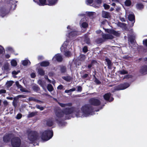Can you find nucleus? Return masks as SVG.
Returning a JSON list of instances; mask_svg holds the SVG:
<instances>
[{
  "instance_id": "obj_6",
  "label": "nucleus",
  "mask_w": 147,
  "mask_h": 147,
  "mask_svg": "<svg viewBox=\"0 0 147 147\" xmlns=\"http://www.w3.org/2000/svg\"><path fill=\"white\" fill-rule=\"evenodd\" d=\"M108 34H103L102 35L103 39L99 38L97 40V42L98 43H101L104 41V40L106 39H112L114 38L113 36L109 32Z\"/></svg>"
},
{
  "instance_id": "obj_39",
  "label": "nucleus",
  "mask_w": 147,
  "mask_h": 147,
  "mask_svg": "<svg viewBox=\"0 0 147 147\" xmlns=\"http://www.w3.org/2000/svg\"><path fill=\"white\" fill-rule=\"evenodd\" d=\"M71 53L70 52L68 51H66L65 52V55L67 57H69L71 55Z\"/></svg>"
},
{
  "instance_id": "obj_34",
  "label": "nucleus",
  "mask_w": 147,
  "mask_h": 147,
  "mask_svg": "<svg viewBox=\"0 0 147 147\" xmlns=\"http://www.w3.org/2000/svg\"><path fill=\"white\" fill-rule=\"evenodd\" d=\"M119 73L121 74H125L128 73L127 72L124 70H122L119 71Z\"/></svg>"
},
{
  "instance_id": "obj_35",
  "label": "nucleus",
  "mask_w": 147,
  "mask_h": 147,
  "mask_svg": "<svg viewBox=\"0 0 147 147\" xmlns=\"http://www.w3.org/2000/svg\"><path fill=\"white\" fill-rule=\"evenodd\" d=\"M76 90V89L75 88H74L69 90H66L65 91V92L66 93H68L70 92L75 91Z\"/></svg>"
},
{
  "instance_id": "obj_1",
  "label": "nucleus",
  "mask_w": 147,
  "mask_h": 147,
  "mask_svg": "<svg viewBox=\"0 0 147 147\" xmlns=\"http://www.w3.org/2000/svg\"><path fill=\"white\" fill-rule=\"evenodd\" d=\"M82 112L77 110L76 112V115L77 117H84L89 116L91 114L92 109L89 105H85L81 108Z\"/></svg>"
},
{
  "instance_id": "obj_64",
  "label": "nucleus",
  "mask_w": 147,
  "mask_h": 147,
  "mask_svg": "<svg viewBox=\"0 0 147 147\" xmlns=\"http://www.w3.org/2000/svg\"><path fill=\"white\" fill-rule=\"evenodd\" d=\"M119 0H112V1L113 2H119Z\"/></svg>"
},
{
  "instance_id": "obj_26",
  "label": "nucleus",
  "mask_w": 147,
  "mask_h": 147,
  "mask_svg": "<svg viewBox=\"0 0 147 147\" xmlns=\"http://www.w3.org/2000/svg\"><path fill=\"white\" fill-rule=\"evenodd\" d=\"M67 82H69L71 80V78L70 76H63L62 77Z\"/></svg>"
},
{
  "instance_id": "obj_14",
  "label": "nucleus",
  "mask_w": 147,
  "mask_h": 147,
  "mask_svg": "<svg viewBox=\"0 0 147 147\" xmlns=\"http://www.w3.org/2000/svg\"><path fill=\"white\" fill-rule=\"evenodd\" d=\"M16 84L17 87L20 89L21 91L23 92H28V91L25 89V88H22V86L19 84V82L18 81H16Z\"/></svg>"
},
{
  "instance_id": "obj_50",
  "label": "nucleus",
  "mask_w": 147,
  "mask_h": 147,
  "mask_svg": "<svg viewBox=\"0 0 147 147\" xmlns=\"http://www.w3.org/2000/svg\"><path fill=\"white\" fill-rule=\"evenodd\" d=\"M94 82L96 84H100V82L96 78H95V79L94 80Z\"/></svg>"
},
{
  "instance_id": "obj_18",
  "label": "nucleus",
  "mask_w": 147,
  "mask_h": 147,
  "mask_svg": "<svg viewBox=\"0 0 147 147\" xmlns=\"http://www.w3.org/2000/svg\"><path fill=\"white\" fill-rule=\"evenodd\" d=\"M11 135L10 134H8L5 136L3 138L4 142H9L11 138Z\"/></svg>"
},
{
  "instance_id": "obj_27",
  "label": "nucleus",
  "mask_w": 147,
  "mask_h": 147,
  "mask_svg": "<svg viewBox=\"0 0 147 147\" xmlns=\"http://www.w3.org/2000/svg\"><path fill=\"white\" fill-rule=\"evenodd\" d=\"M48 90L50 92H51L53 89V88L52 85L50 84H48L47 87Z\"/></svg>"
},
{
  "instance_id": "obj_49",
  "label": "nucleus",
  "mask_w": 147,
  "mask_h": 147,
  "mask_svg": "<svg viewBox=\"0 0 147 147\" xmlns=\"http://www.w3.org/2000/svg\"><path fill=\"white\" fill-rule=\"evenodd\" d=\"M132 77V76L130 75H128L125 76L124 78L128 79L130 78H131Z\"/></svg>"
},
{
  "instance_id": "obj_58",
  "label": "nucleus",
  "mask_w": 147,
  "mask_h": 147,
  "mask_svg": "<svg viewBox=\"0 0 147 147\" xmlns=\"http://www.w3.org/2000/svg\"><path fill=\"white\" fill-rule=\"evenodd\" d=\"M19 72V71H18L17 72L14 71H13L12 72V74L13 75H16Z\"/></svg>"
},
{
  "instance_id": "obj_15",
  "label": "nucleus",
  "mask_w": 147,
  "mask_h": 147,
  "mask_svg": "<svg viewBox=\"0 0 147 147\" xmlns=\"http://www.w3.org/2000/svg\"><path fill=\"white\" fill-rule=\"evenodd\" d=\"M102 17L106 18H108L111 16L110 13L105 11H102Z\"/></svg>"
},
{
  "instance_id": "obj_7",
  "label": "nucleus",
  "mask_w": 147,
  "mask_h": 147,
  "mask_svg": "<svg viewBox=\"0 0 147 147\" xmlns=\"http://www.w3.org/2000/svg\"><path fill=\"white\" fill-rule=\"evenodd\" d=\"M89 102L92 105L96 106L99 105L101 103L100 100L97 98H91Z\"/></svg>"
},
{
  "instance_id": "obj_12",
  "label": "nucleus",
  "mask_w": 147,
  "mask_h": 147,
  "mask_svg": "<svg viewBox=\"0 0 147 147\" xmlns=\"http://www.w3.org/2000/svg\"><path fill=\"white\" fill-rule=\"evenodd\" d=\"M104 99L107 100H109V102L112 101L113 98L111 96V95L110 93L106 94L104 96Z\"/></svg>"
},
{
  "instance_id": "obj_48",
  "label": "nucleus",
  "mask_w": 147,
  "mask_h": 147,
  "mask_svg": "<svg viewBox=\"0 0 147 147\" xmlns=\"http://www.w3.org/2000/svg\"><path fill=\"white\" fill-rule=\"evenodd\" d=\"M36 107L37 109H40V110H42L44 109V108L42 107H41L38 105H36Z\"/></svg>"
},
{
  "instance_id": "obj_22",
  "label": "nucleus",
  "mask_w": 147,
  "mask_h": 147,
  "mask_svg": "<svg viewBox=\"0 0 147 147\" xmlns=\"http://www.w3.org/2000/svg\"><path fill=\"white\" fill-rule=\"evenodd\" d=\"M22 63L24 65L26 66L28 65H29L30 64V62L28 59H25L22 61Z\"/></svg>"
},
{
  "instance_id": "obj_32",
  "label": "nucleus",
  "mask_w": 147,
  "mask_h": 147,
  "mask_svg": "<svg viewBox=\"0 0 147 147\" xmlns=\"http://www.w3.org/2000/svg\"><path fill=\"white\" fill-rule=\"evenodd\" d=\"M136 7L138 9H141L143 8L144 6L142 4L138 3L137 4Z\"/></svg>"
},
{
  "instance_id": "obj_36",
  "label": "nucleus",
  "mask_w": 147,
  "mask_h": 147,
  "mask_svg": "<svg viewBox=\"0 0 147 147\" xmlns=\"http://www.w3.org/2000/svg\"><path fill=\"white\" fill-rule=\"evenodd\" d=\"M13 83V82L12 81H7L6 84L7 86L10 87L12 85Z\"/></svg>"
},
{
  "instance_id": "obj_31",
  "label": "nucleus",
  "mask_w": 147,
  "mask_h": 147,
  "mask_svg": "<svg viewBox=\"0 0 147 147\" xmlns=\"http://www.w3.org/2000/svg\"><path fill=\"white\" fill-rule=\"evenodd\" d=\"M11 64L12 66H15L17 65V63L16 61L14 60H13L11 61Z\"/></svg>"
},
{
  "instance_id": "obj_3",
  "label": "nucleus",
  "mask_w": 147,
  "mask_h": 147,
  "mask_svg": "<svg viewBox=\"0 0 147 147\" xmlns=\"http://www.w3.org/2000/svg\"><path fill=\"white\" fill-rule=\"evenodd\" d=\"M58 0H39V2L36 1L35 0L33 1L39 5L43 6L45 5H53L55 4L57 2Z\"/></svg>"
},
{
  "instance_id": "obj_4",
  "label": "nucleus",
  "mask_w": 147,
  "mask_h": 147,
  "mask_svg": "<svg viewBox=\"0 0 147 147\" xmlns=\"http://www.w3.org/2000/svg\"><path fill=\"white\" fill-rule=\"evenodd\" d=\"M53 135V131L52 130H46L42 133L41 138L43 140L47 141L51 139Z\"/></svg>"
},
{
  "instance_id": "obj_41",
  "label": "nucleus",
  "mask_w": 147,
  "mask_h": 147,
  "mask_svg": "<svg viewBox=\"0 0 147 147\" xmlns=\"http://www.w3.org/2000/svg\"><path fill=\"white\" fill-rule=\"evenodd\" d=\"M85 41L87 44H89L90 43V39L89 38L87 37H85Z\"/></svg>"
},
{
  "instance_id": "obj_42",
  "label": "nucleus",
  "mask_w": 147,
  "mask_h": 147,
  "mask_svg": "<svg viewBox=\"0 0 147 147\" xmlns=\"http://www.w3.org/2000/svg\"><path fill=\"white\" fill-rule=\"evenodd\" d=\"M80 57V59L81 61L84 60L85 59V56L84 55H81Z\"/></svg>"
},
{
  "instance_id": "obj_63",
  "label": "nucleus",
  "mask_w": 147,
  "mask_h": 147,
  "mask_svg": "<svg viewBox=\"0 0 147 147\" xmlns=\"http://www.w3.org/2000/svg\"><path fill=\"white\" fill-rule=\"evenodd\" d=\"M101 32V31L100 30H98L96 31V32L97 34H99Z\"/></svg>"
},
{
  "instance_id": "obj_38",
  "label": "nucleus",
  "mask_w": 147,
  "mask_h": 147,
  "mask_svg": "<svg viewBox=\"0 0 147 147\" xmlns=\"http://www.w3.org/2000/svg\"><path fill=\"white\" fill-rule=\"evenodd\" d=\"M61 71L62 72H65L66 71L65 67L64 66H62L61 67Z\"/></svg>"
},
{
  "instance_id": "obj_51",
  "label": "nucleus",
  "mask_w": 147,
  "mask_h": 147,
  "mask_svg": "<svg viewBox=\"0 0 147 147\" xmlns=\"http://www.w3.org/2000/svg\"><path fill=\"white\" fill-rule=\"evenodd\" d=\"M22 117V115L20 114H18L16 118L17 119H20Z\"/></svg>"
},
{
  "instance_id": "obj_13",
  "label": "nucleus",
  "mask_w": 147,
  "mask_h": 147,
  "mask_svg": "<svg viewBox=\"0 0 147 147\" xmlns=\"http://www.w3.org/2000/svg\"><path fill=\"white\" fill-rule=\"evenodd\" d=\"M128 18L129 20L133 22L132 23V26L135 22V17L133 13H131L128 16Z\"/></svg>"
},
{
  "instance_id": "obj_53",
  "label": "nucleus",
  "mask_w": 147,
  "mask_h": 147,
  "mask_svg": "<svg viewBox=\"0 0 147 147\" xmlns=\"http://www.w3.org/2000/svg\"><path fill=\"white\" fill-rule=\"evenodd\" d=\"M82 90V88L80 86H78V87L77 91L78 92H81Z\"/></svg>"
},
{
  "instance_id": "obj_45",
  "label": "nucleus",
  "mask_w": 147,
  "mask_h": 147,
  "mask_svg": "<svg viewBox=\"0 0 147 147\" xmlns=\"http://www.w3.org/2000/svg\"><path fill=\"white\" fill-rule=\"evenodd\" d=\"M59 104L62 107H66L68 105L67 104H64L61 103H59Z\"/></svg>"
},
{
  "instance_id": "obj_20",
  "label": "nucleus",
  "mask_w": 147,
  "mask_h": 147,
  "mask_svg": "<svg viewBox=\"0 0 147 147\" xmlns=\"http://www.w3.org/2000/svg\"><path fill=\"white\" fill-rule=\"evenodd\" d=\"M9 65L7 63H5L3 66L2 68L5 71H8L10 69L9 67Z\"/></svg>"
},
{
  "instance_id": "obj_59",
  "label": "nucleus",
  "mask_w": 147,
  "mask_h": 147,
  "mask_svg": "<svg viewBox=\"0 0 147 147\" xmlns=\"http://www.w3.org/2000/svg\"><path fill=\"white\" fill-rule=\"evenodd\" d=\"M93 61H92L90 65H89L88 66V68L90 69L92 66L93 65Z\"/></svg>"
},
{
  "instance_id": "obj_40",
  "label": "nucleus",
  "mask_w": 147,
  "mask_h": 147,
  "mask_svg": "<svg viewBox=\"0 0 147 147\" xmlns=\"http://www.w3.org/2000/svg\"><path fill=\"white\" fill-rule=\"evenodd\" d=\"M6 51L12 52L13 51V49L11 47H9L6 48Z\"/></svg>"
},
{
  "instance_id": "obj_28",
  "label": "nucleus",
  "mask_w": 147,
  "mask_h": 147,
  "mask_svg": "<svg viewBox=\"0 0 147 147\" xmlns=\"http://www.w3.org/2000/svg\"><path fill=\"white\" fill-rule=\"evenodd\" d=\"M53 124V122L51 120H49L47 122V125L49 126H52Z\"/></svg>"
},
{
  "instance_id": "obj_52",
  "label": "nucleus",
  "mask_w": 147,
  "mask_h": 147,
  "mask_svg": "<svg viewBox=\"0 0 147 147\" xmlns=\"http://www.w3.org/2000/svg\"><path fill=\"white\" fill-rule=\"evenodd\" d=\"M63 86L61 85L58 86L57 87V89L59 90H61L63 88Z\"/></svg>"
},
{
  "instance_id": "obj_23",
  "label": "nucleus",
  "mask_w": 147,
  "mask_h": 147,
  "mask_svg": "<svg viewBox=\"0 0 147 147\" xmlns=\"http://www.w3.org/2000/svg\"><path fill=\"white\" fill-rule=\"evenodd\" d=\"M49 64V63L48 61H43L40 63L41 66L43 67H46L48 66Z\"/></svg>"
},
{
  "instance_id": "obj_33",
  "label": "nucleus",
  "mask_w": 147,
  "mask_h": 147,
  "mask_svg": "<svg viewBox=\"0 0 147 147\" xmlns=\"http://www.w3.org/2000/svg\"><path fill=\"white\" fill-rule=\"evenodd\" d=\"M33 89L34 90L37 91L39 90V87L36 85H34L32 87Z\"/></svg>"
},
{
  "instance_id": "obj_44",
  "label": "nucleus",
  "mask_w": 147,
  "mask_h": 147,
  "mask_svg": "<svg viewBox=\"0 0 147 147\" xmlns=\"http://www.w3.org/2000/svg\"><path fill=\"white\" fill-rule=\"evenodd\" d=\"M4 51V49L0 45V54L3 53Z\"/></svg>"
},
{
  "instance_id": "obj_56",
  "label": "nucleus",
  "mask_w": 147,
  "mask_h": 147,
  "mask_svg": "<svg viewBox=\"0 0 147 147\" xmlns=\"http://www.w3.org/2000/svg\"><path fill=\"white\" fill-rule=\"evenodd\" d=\"M143 43L147 47V39L144 40Z\"/></svg>"
},
{
  "instance_id": "obj_8",
  "label": "nucleus",
  "mask_w": 147,
  "mask_h": 147,
  "mask_svg": "<svg viewBox=\"0 0 147 147\" xmlns=\"http://www.w3.org/2000/svg\"><path fill=\"white\" fill-rule=\"evenodd\" d=\"M129 86V84L126 83L123 84H120L116 88V90H120L125 89Z\"/></svg>"
},
{
  "instance_id": "obj_16",
  "label": "nucleus",
  "mask_w": 147,
  "mask_h": 147,
  "mask_svg": "<svg viewBox=\"0 0 147 147\" xmlns=\"http://www.w3.org/2000/svg\"><path fill=\"white\" fill-rule=\"evenodd\" d=\"M140 72L142 74H146L147 72V66L144 65L142 66L140 70Z\"/></svg>"
},
{
  "instance_id": "obj_17",
  "label": "nucleus",
  "mask_w": 147,
  "mask_h": 147,
  "mask_svg": "<svg viewBox=\"0 0 147 147\" xmlns=\"http://www.w3.org/2000/svg\"><path fill=\"white\" fill-rule=\"evenodd\" d=\"M68 43V42L67 40L64 42V43L63 44L61 47V51H64L67 49Z\"/></svg>"
},
{
  "instance_id": "obj_10",
  "label": "nucleus",
  "mask_w": 147,
  "mask_h": 147,
  "mask_svg": "<svg viewBox=\"0 0 147 147\" xmlns=\"http://www.w3.org/2000/svg\"><path fill=\"white\" fill-rule=\"evenodd\" d=\"M71 26H68L67 27V29L69 30L70 29V30H69V32L71 31L69 33V37L71 38L77 35V32L76 31H74L72 29H71Z\"/></svg>"
},
{
  "instance_id": "obj_43",
  "label": "nucleus",
  "mask_w": 147,
  "mask_h": 147,
  "mask_svg": "<svg viewBox=\"0 0 147 147\" xmlns=\"http://www.w3.org/2000/svg\"><path fill=\"white\" fill-rule=\"evenodd\" d=\"M93 1V0H87L86 1V3L88 5H89L92 3Z\"/></svg>"
},
{
  "instance_id": "obj_61",
  "label": "nucleus",
  "mask_w": 147,
  "mask_h": 147,
  "mask_svg": "<svg viewBox=\"0 0 147 147\" xmlns=\"http://www.w3.org/2000/svg\"><path fill=\"white\" fill-rule=\"evenodd\" d=\"M31 76L32 78H34L35 77V74L34 73H32L31 74Z\"/></svg>"
},
{
  "instance_id": "obj_30",
  "label": "nucleus",
  "mask_w": 147,
  "mask_h": 147,
  "mask_svg": "<svg viewBox=\"0 0 147 147\" xmlns=\"http://www.w3.org/2000/svg\"><path fill=\"white\" fill-rule=\"evenodd\" d=\"M125 5L127 6H130L131 4V2L130 0H126L125 2Z\"/></svg>"
},
{
  "instance_id": "obj_9",
  "label": "nucleus",
  "mask_w": 147,
  "mask_h": 147,
  "mask_svg": "<svg viewBox=\"0 0 147 147\" xmlns=\"http://www.w3.org/2000/svg\"><path fill=\"white\" fill-rule=\"evenodd\" d=\"M86 19L85 18L82 19L80 22V26L82 28H86L88 26V24L86 22Z\"/></svg>"
},
{
  "instance_id": "obj_37",
  "label": "nucleus",
  "mask_w": 147,
  "mask_h": 147,
  "mask_svg": "<svg viewBox=\"0 0 147 147\" xmlns=\"http://www.w3.org/2000/svg\"><path fill=\"white\" fill-rule=\"evenodd\" d=\"M36 114V112H32L28 115V117H31L35 116Z\"/></svg>"
},
{
  "instance_id": "obj_29",
  "label": "nucleus",
  "mask_w": 147,
  "mask_h": 147,
  "mask_svg": "<svg viewBox=\"0 0 147 147\" xmlns=\"http://www.w3.org/2000/svg\"><path fill=\"white\" fill-rule=\"evenodd\" d=\"M96 2L97 3V5L95 6L94 5V6L95 7H98L100 6V4L101 2V0H96Z\"/></svg>"
},
{
  "instance_id": "obj_5",
  "label": "nucleus",
  "mask_w": 147,
  "mask_h": 147,
  "mask_svg": "<svg viewBox=\"0 0 147 147\" xmlns=\"http://www.w3.org/2000/svg\"><path fill=\"white\" fill-rule=\"evenodd\" d=\"M37 133L35 131H31L29 132L28 135V139L30 143L34 141L37 138Z\"/></svg>"
},
{
  "instance_id": "obj_19",
  "label": "nucleus",
  "mask_w": 147,
  "mask_h": 147,
  "mask_svg": "<svg viewBox=\"0 0 147 147\" xmlns=\"http://www.w3.org/2000/svg\"><path fill=\"white\" fill-rule=\"evenodd\" d=\"M38 83L42 87L43 89H45L46 86V82L44 81L40 80L38 81Z\"/></svg>"
},
{
  "instance_id": "obj_57",
  "label": "nucleus",
  "mask_w": 147,
  "mask_h": 147,
  "mask_svg": "<svg viewBox=\"0 0 147 147\" xmlns=\"http://www.w3.org/2000/svg\"><path fill=\"white\" fill-rule=\"evenodd\" d=\"M3 103L4 105H5V106H7L8 104V103L7 101L6 100L4 101L3 102Z\"/></svg>"
},
{
  "instance_id": "obj_62",
  "label": "nucleus",
  "mask_w": 147,
  "mask_h": 147,
  "mask_svg": "<svg viewBox=\"0 0 147 147\" xmlns=\"http://www.w3.org/2000/svg\"><path fill=\"white\" fill-rule=\"evenodd\" d=\"M88 76V74H85L83 76V77L84 78H86Z\"/></svg>"
},
{
  "instance_id": "obj_60",
  "label": "nucleus",
  "mask_w": 147,
  "mask_h": 147,
  "mask_svg": "<svg viewBox=\"0 0 147 147\" xmlns=\"http://www.w3.org/2000/svg\"><path fill=\"white\" fill-rule=\"evenodd\" d=\"M45 79L47 80H48V82H50V83L51 82V81L50 80H49L48 79V76H45Z\"/></svg>"
},
{
  "instance_id": "obj_47",
  "label": "nucleus",
  "mask_w": 147,
  "mask_h": 147,
  "mask_svg": "<svg viewBox=\"0 0 147 147\" xmlns=\"http://www.w3.org/2000/svg\"><path fill=\"white\" fill-rule=\"evenodd\" d=\"M103 6L105 9H108L109 8V6L107 4H104Z\"/></svg>"
},
{
  "instance_id": "obj_2",
  "label": "nucleus",
  "mask_w": 147,
  "mask_h": 147,
  "mask_svg": "<svg viewBox=\"0 0 147 147\" xmlns=\"http://www.w3.org/2000/svg\"><path fill=\"white\" fill-rule=\"evenodd\" d=\"M73 111V108L69 107L66 108L63 112H62L61 110H58L55 112L56 117L55 120L58 122L60 118L63 117L64 115H68L71 113Z\"/></svg>"
},
{
  "instance_id": "obj_55",
  "label": "nucleus",
  "mask_w": 147,
  "mask_h": 147,
  "mask_svg": "<svg viewBox=\"0 0 147 147\" xmlns=\"http://www.w3.org/2000/svg\"><path fill=\"white\" fill-rule=\"evenodd\" d=\"M94 13H94V12H89L88 13V15L90 16H91L93 15L94 14Z\"/></svg>"
},
{
  "instance_id": "obj_11",
  "label": "nucleus",
  "mask_w": 147,
  "mask_h": 147,
  "mask_svg": "<svg viewBox=\"0 0 147 147\" xmlns=\"http://www.w3.org/2000/svg\"><path fill=\"white\" fill-rule=\"evenodd\" d=\"M63 59L62 56L59 54L56 55L53 58L54 61H61Z\"/></svg>"
},
{
  "instance_id": "obj_24",
  "label": "nucleus",
  "mask_w": 147,
  "mask_h": 147,
  "mask_svg": "<svg viewBox=\"0 0 147 147\" xmlns=\"http://www.w3.org/2000/svg\"><path fill=\"white\" fill-rule=\"evenodd\" d=\"M38 72L39 74L41 76L44 75L45 74L44 71L41 68H39L38 69Z\"/></svg>"
},
{
  "instance_id": "obj_25",
  "label": "nucleus",
  "mask_w": 147,
  "mask_h": 147,
  "mask_svg": "<svg viewBox=\"0 0 147 147\" xmlns=\"http://www.w3.org/2000/svg\"><path fill=\"white\" fill-rule=\"evenodd\" d=\"M107 63V65L109 68L110 69L111 66V61L108 59H105Z\"/></svg>"
},
{
  "instance_id": "obj_21",
  "label": "nucleus",
  "mask_w": 147,
  "mask_h": 147,
  "mask_svg": "<svg viewBox=\"0 0 147 147\" xmlns=\"http://www.w3.org/2000/svg\"><path fill=\"white\" fill-rule=\"evenodd\" d=\"M109 33L112 34H113L116 36H119V33L117 32L114 30H111L109 31Z\"/></svg>"
},
{
  "instance_id": "obj_46",
  "label": "nucleus",
  "mask_w": 147,
  "mask_h": 147,
  "mask_svg": "<svg viewBox=\"0 0 147 147\" xmlns=\"http://www.w3.org/2000/svg\"><path fill=\"white\" fill-rule=\"evenodd\" d=\"M83 50L84 52L85 53H86L88 51L87 47L86 46L84 47L83 48Z\"/></svg>"
},
{
  "instance_id": "obj_54",
  "label": "nucleus",
  "mask_w": 147,
  "mask_h": 147,
  "mask_svg": "<svg viewBox=\"0 0 147 147\" xmlns=\"http://www.w3.org/2000/svg\"><path fill=\"white\" fill-rule=\"evenodd\" d=\"M6 91L5 89H2L0 90V94L2 93H5L6 92Z\"/></svg>"
}]
</instances>
